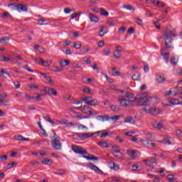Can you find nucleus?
I'll return each instance as SVG.
<instances>
[{"mask_svg": "<svg viewBox=\"0 0 182 182\" xmlns=\"http://www.w3.org/2000/svg\"><path fill=\"white\" fill-rule=\"evenodd\" d=\"M136 102H138V106H145L144 107V111L149 114H159L157 112V109L153 108L151 106H154L157 102L156 97H151L149 95V92H144L134 97Z\"/></svg>", "mask_w": 182, "mask_h": 182, "instance_id": "obj_1", "label": "nucleus"}, {"mask_svg": "<svg viewBox=\"0 0 182 182\" xmlns=\"http://www.w3.org/2000/svg\"><path fill=\"white\" fill-rule=\"evenodd\" d=\"M117 93L119 95L118 102L122 107H132V103L134 102L132 99H134V95L133 93L126 90H119Z\"/></svg>", "mask_w": 182, "mask_h": 182, "instance_id": "obj_2", "label": "nucleus"}, {"mask_svg": "<svg viewBox=\"0 0 182 182\" xmlns=\"http://www.w3.org/2000/svg\"><path fill=\"white\" fill-rule=\"evenodd\" d=\"M173 38H176V30L173 28H167L165 31L162 33V38L165 39V46L168 49L171 48V42H173Z\"/></svg>", "mask_w": 182, "mask_h": 182, "instance_id": "obj_3", "label": "nucleus"}, {"mask_svg": "<svg viewBox=\"0 0 182 182\" xmlns=\"http://www.w3.org/2000/svg\"><path fill=\"white\" fill-rule=\"evenodd\" d=\"M53 136L51 139V146L55 150H62V142H60V137L57 136L56 132L53 130Z\"/></svg>", "mask_w": 182, "mask_h": 182, "instance_id": "obj_4", "label": "nucleus"}, {"mask_svg": "<svg viewBox=\"0 0 182 182\" xmlns=\"http://www.w3.org/2000/svg\"><path fill=\"white\" fill-rule=\"evenodd\" d=\"M99 133H103V131H98L94 133H77L76 134L73 135L74 140H85L86 139H89V137H92L95 136V134H99Z\"/></svg>", "mask_w": 182, "mask_h": 182, "instance_id": "obj_5", "label": "nucleus"}, {"mask_svg": "<svg viewBox=\"0 0 182 182\" xmlns=\"http://www.w3.org/2000/svg\"><path fill=\"white\" fill-rule=\"evenodd\" d=\"M71 149L75 154H87V150L83 149V147L77 145H72Z\"/></svg>", "mask_w": 182, "mask_h": 182, "instance_id": "obj_6", "label": "nucleus"}, {"mask_svg": "<svg viewBox=\"0 0 182 182\" xmlns=\"http://www.w3.org/2000/svg\"><path fill=\"white\" fill-rule=\"evenodd\" d=\"M141 143L146 149H154V147H156V143L150 139H141Z\"/></svg>", "mask_w": 182, "mask_h": 182, "instance_id": "obj_7", "label": "nucleus"}, {"mask_svg": "<svg viewBox=\"0 0 182 182\" xmlns=\"http://www.w3.org/2000/svg\"><path fill=\"white\" fill-rule=\"evenodd\" d=\"M143 163H144L146 167H149V168H154V164L157 166V161L155 158L152 159H144Z\"/></svg>", "mask_w": 182, "mask_h": 182, "instance_id": "obj_8", "label": "nucleus"}, {"mask_svg": "<svg viewBox=\"0 0 182 182\" xmlns=\"http://www.w3.org/2000/svg\"><path fill=\"white\" fill-rule=\"evenodd\" d=\"M123 50V48L121 46H118L115 48V50L114 52V58L115 59H120L122 58V50Z\"/></svg>", "mask_w": 182, "mask_h": 182, "instance_id": "obj_9", "label": "nucleus"}, {"mask_svg": "<svg viewBox=\"0 0 182 182\" xmlns=\"http://www.w3.org/2000/svg\"><path fill=\"white\" fill-rule=\"evenodd\" d=\"M167 50V48H164L161 50V55L164 58V60H165L166 63H168V58H170V53H165L164 51Z\"/></svg>", "mask_w": 182, "mask_h": 182, "instance_id": "obj_10", "label": "nucleus"}, {"mask_svg": "<svg viewBox=\"0 0 182 182\" xmlns=\"http://www.w3.org/2000/svg\"><path fill=\"white\" fill-rule=\"evenodd\" d=\"M156 80L157 83H164L166 82L164 74H157L156 75Z\"/></svg>", "mask_w": 182, "mask_h": 182, "instance_id": "obj_11", "label": "nucleus"}, {"mask_svg": "<svg viewBox=\"0 0 182 182\" xmlns=\"http://www.w3.org/2000/svg\"><path fill=\"white\" fill-rule=\"evenodd\" d=\"M88 167L91 168V170H94V171H96V173H98V174H102L103 172L97 167L96 165L93 164L92 163L88 164Z\"/></svg>", "mask_w": 182, "mask_h": 182, "instance_id": "obj_12", "label": "nucleus"}, {"mask_svg": "<svg viewBox=\"0 0 182 182\" xmlns=\"http://www.w3.org/2000/svg\"><path fill=\"white\" fill-rule=\"evenodd\" d=\"M108 166H109V168H112V170H114L115 171L120 170V166L117 164L114 163V161H110L108 164Z\"/></svg>", "mask_w": 182, "mask_h": 182, "instance_id": "obj_13", "label": "nucleus"}, {"mask_svg": "<svg viewBox=\"0 0 182 182\" xmlns=\"http://www.w3.org/2000/svg\"><path fill=\"white\" fill-rule=\"evenodd\" d=\"M18 12H28V6L25 4H18L17 6Z\"/></svg>", "mask_w": 182, "mask_h": 182, "instance_id": "obj_14", "label": "nucleus"}, {"mask_svg": "<svg viewBox=\"0 0 182 182\" xmlns=\"http://www.w3.org/2000/svg\"><path fill=\"white\" fill-rule=\"evenodd\" d=\"M137 151H134V150H127V153L129 157H131V160H134L136 159V152Z\"/></svg>", "mask_w": 182, "mask_h": 182, "instance_id": "obj_15", "label": "nucleus"}, {"mask_svg": "<svg viewBox=\"0 0 182 182\" xmlns=\"http://www.w3.org/2000/svg\"><path fill=\"white\" fill-rule=\"evenodd\" d=\"M98 146L102 148H107L109 147V141L107 140L101 141L97 142Z\"/></svg>", "mask_w": 182, "mask_h": 182, "instance_id": "obj_16", "label": "nucleus"}, {"mask_svg": "<svg viewBox=\"0 0 182 182\" xmlns=\"http://www.w3.org/2000/svg\"><path fill=\"white\" fill-rule=\"evenodd\" d=\"M89 18L91 22H94L95 23H97V22H99V17L96 16L95 14H90Z\"/></svg>", "mask_w": 182, "mask_h": 182, "instance_id": "obj_17", "label": "nucleus"}, {"mask_svg": "<svg viewBox=\"0 0 182 182\" xmlns=\"http://www.w3.org/2000/svg\"><path fill=\"white\" fill-rule=\"evenodd\" d=\"M48 96H58V91L53 88H48Z\"/></svg>", "mask_w": 182, "mask_h": 182, "instance_id": "obj_18", "label": "nucleus"}, {"mask_svg": "<svg viewBox=\"0 0 182 182\" xmlns=\"http://www.w3.org/2000/svg\"><path fill=\"white\" fill-rule=\"evenodd\" d=\"M86 105H89L90 106H97L99 102H97V100L94 99L92 100L87 101Z\"/></svg>", "mask_w": 182, "mask_h": 182, "instance_id": "obj_19", "label": "nucleus"}, {"mask_svg": "<svg viewBox=\"0 0 182 182\" xmlns=\"http://www.w3.org/2000/svg\"><path fill=\"white\" fill-rule=\"evenodd\" d=\"M16 140H19L21 141H30L31 139L29 138H25L22 135H18L15 136Z\"/></svg>", "mask_w": 182, "mask_h": 182, "instance_id": "obj_20", "label": "nucleus"}, {"mask_svg": "<svg viewBox=\"0 0 182 182\" xmlns=\"http://www.w3.org/2000/svg\"><path fill=\"white\" fill-rule=\"evenodd\" d=\"M50 65H52V60H48L46 61H44L43 60L42 63H41V66H44V68H49V66H50Z\"/></svg>", "mask_w": 182, "mask_h": 182, "instance_id": "obj_21", "label": "nucleus"}, {"mask_svg": "<svg viewBox=\"0 0 182 182\" xmlns=\"http://www.w3.org/2000/svg\"><path fill=\"white\" fill-rule=\"evenodd\" d=\"M171 105H182V102H180L178 99L172 98L169 100Z\"/></svg>", "mask_w": 182, "mask_h": 182, "instance_id": "obj_22", "label": "nucleus"}, {"mask_svg": "<svg viewBox=\"0 0 182 182\" xmlns=\"http://www.w3.org/2000/svg\"><path fill=\"white\" fill-rule=\"evenodd\" d=\"M170 95H172V96L175 97L177 96V88H173L166 95V96H170Z\"/></svg>", "mask_w": 182, "mask_h": 182, "instance_id": "obj_23", "label": "nucleus"}, {"mask_svg": "<svg viewBox=\"0 0 182 182\" xmlns=\"http://www.w3.org/2000/svg\"><path fill=\"white\" fill-rule=\"evenodd\" d=\"M153 4H155V5H156V6H160L161 8H164V6H166V4H164V2L161 1H156L154 0L153 1Z\"/></svg>", "mask_w": 182, "mask_h": 182, "instance_id": "obj_24", "label": "nucleus"}, {"mask_svg": "<svg viewBox=\"0 0 182 182\" xmlns=\"http://www.w3.org/2000/svg\"><path fill=\"white\" fill-rule=\"evenodd\" d=\"M122 9H127L131 12H134L135 9L130 4L124 5L122 6Z\"/></svg>", "mask_w": 182, "mask_h": 182, "instance_id": "obj_25", "label": "nucleus"}, {"mask_svg": "<svg viewBox=\"0 0 182 182\" xmlns=\"http://www.w3.org/2000/svg\"><path fill=\"white\" fill-rule=\"evenodd\" d=\"M65 173H66L65 169H58L55 172H53V174H55L56 176H63Z\"/></svg>", "mask_w": 182, "mask_h": 182, "instance_id": "obj_26", "label": "nucleus"}, {"mask_svg": "<svg viewBox=\"0 0 182 182\" xmlns=\"http://www.w3.org/2000/svg\"><path fill=\"white\" fill-rule=\"evenodd\" d=\"M112 154L117 159H122V156H123V153L120 152V151H115L112 153Z\"/></svg>", "mask_w": 182, "mask_h": 182, "instance_id": "obj_27", "label": "nucleus"}, {"mask_svg": "<svg viewBox=\"0 0 182 182\" xmlns=\"http://www.w3.org/2000/svg\"><path fill=\"white\" fill-rule=\"evenodd\" d=\"M34 49L38 50L40 53H45V49H43V48L41 47L39 45H35Z\"/></svg>", "mask_w": 182, "mask_h": 182, "instance_id": "obj_28", "label": "nucleus"}, {"mask_svg": "<svg viewBox=\"0 0 182 182\" xmlns=\"http://www.w3.org/2000/svg\"><path fill=\"white\" fill-rule=\"evenodd\" d=\"M100 14L102 16H109V12H107L105 9L101 8L100 9Z\"/></svg>", "mask_w": 182, "mask_h": 182, "instance_id": "obj_29", "label": "nucleus"}, {"mask_svg": "<svg viewBox=\"0 0 182 182\" xmlns=\"http://www.w3.org/2000/svg\"><path fill=\"white\" fill-rule=\"evenodd\" d=\"M82 157L84 159H86L87 160H99V158L93 156V155H91L90 156H85L83 155Z\"/></svg>", "mask_w": 182, "mask_h": 182, "instance_id": "obj_30", "label": "nucleus"}, {"mask_svg": "<svg viewBox=\"0 0 182 182\" xmlns=\"http://www.w3.org/2000/svg\"><path fill=\"white\" fill-rule=\"evenodd\" d=\"M112 134H113V133L112 132H102L100 135V139H103V137H107V136H112Z\"/></svg>", "mask_w": 182, "mask_h": 182, "instance_id": "obj_31", "label": "nucleus"}, {"mask_svg": "<svg viewBox=\"0 0 182 182\" xmlns=\"http://www.w3.org/2000/svg\"><path fill=\"white\" fill-rule=\"evenodd\" d=\"M70 62L68 60H63L60 61V65L63 67L69 66Z\"/></svg>", "mask_w": 182, "mask_h": 182, "instance_id": "obj_32", "label": "nucleus"}, {"mask_svg": "<svg viewBox=\"0 0 182 182\" xmlns=\"http://www.w3.org/2000/svg\"><path fill=\"white\" fill-rule=\"evenodd\" d=\"M162 140L164 141V144H171V142H170V138H168V136H164V139Z\"/></svg>", "mask_w": 182, "mask_h": 182, "instance_id": "obj_33", "label": "nucleus"}, {"mask_svg": "<svg viewBox=\"0 0 182 182\" xmlns=\"http://www.w3.org/2000/svg\"><path fill=\"white\" fill-rule=\"evenodd\" d=\"M75 49H80L82 48V43L80 41H76L73 44Z\"/></svg>", "mask_w": 182, "mask_h": 182, "instance_id": "obj_34", "label": "nucleus"}, {"mask_svg": "<svg viewBox=\"0 0 182 182\" xmlns=\"http://www.w3.org/2000/svg\"><path fill=\"white\" fill-rule=\"evenodd\" d=\"M120 117H122V115H115L114 117H110L109 120H112V122H114V123H116V122H117V120H119Z\"/></svg>", "mask_w": 182, "mask_h": 182, "instance_id": "obj_35", "label": "nucleus"}, {"mask_svg": "<svg viewBox=\"0 0 182 182\" xmlns=\"http://www.w3.org/2000/svg\"><path fill=\"white\" fill-rule=\"evenodd\" d=\"M49 163H50L52 164L53 163V161H52L51 159H49L48 158H46L42 160L43 164L47 165V164H49Z\"/></svg>", "mask_w": 182, "mask_h": 182, "instance_id": "obj_36", "label": "nucleus"}, {"mask_svg": "<svg viewBox=\"0 0 182 182\" xmlns=\"http://www.w3.org/2000/svg\"><path fill=\"white\" fill-rule=\"evenodd\" d=\"M133 122H134V119L132 117H127L124 120V123H133Z\"/></svg>", "mask_w": 182, "mask_h": 182, "instance_id": "obj_37", "label": "nucleus"}, {"mask_svg": "<svg viewBox=\"0 0 182 182\" xmlns=\"http://www.w3.org/2000/svg\"><path fill=\"white\" fill-rule=\"evenodd\" d=\"M167 178L169 182H177V181H176V179H174V175H173V174L168 175Z\"/></svg>", "mask_w": 182, "mask_h": 182, "instance_id": "obj_38", "label": "nucleus"}, {"mask_svg": "<svg viewBox=\"0 0 182 182\" xmlns=\"http://www.w3.org/2000/svg\"><path fill=\"white\" fill-rule=\"evenodd\" d=\"M17 163L16 162H11L9 164H8L7 165V170H9V168H14V167H15V166H17Z\"/></svg>", "mask_w": 182, "mask_h": 182, "instance_id": "obj_39", "label": "nucleus"}, {"mask_svg": "<svg viewBox=\"0 0 182 182\" xmlns=\"http://www.w3.org/2000/svg\"><path fill=\"white\" fill-rule=\"evenodd\" d=\"M82 79H83V80H87V81H84V82L86 83L87 85H89L90 83V82H93V80H95V77L87 78V77H85Z\"/></svg>", "mask_w": 182, "mask_h": 182, "instance_id": "obj_40", "label": "nucleus"}, {"mask_svg": "<svg viewBox=\"0 0 182 182\" xmlns=\"http://www.w3.org/2000/svg\"><path fill=\"white\" fill-rule=\"evenodd\" d=\"M110 109H111V110H112V112H119L120 111V108L117 105H111Z\"/></svg>", "mask_w": 182, "mask_h": 182, "instance_id": "obj_41", "label": "nucleus"}, {"mask_svg": "<svg viewBox=\"0 0 182 182\" xmlns=\"http://www.w3.org/2000/svg\"><path fill=\"white\" fill-rule=\"evenodd\" d=\"M88 113L90 116H97V114H99L98 112L94 111L93 109H90Z\"/></svg>", "mask_w": 182, "mask_h": 182, "instance_id": "obj_42", "label": "nucleus"}, {"mask_svg": "<svg viewBox=\"0 0 182 182\" xmlns=\"http://www.w3.org/2000/svg\"><path fill=\"white\" fill-rule=\"evenodd\" d=\"M84 93H88L89 95H92L93 92H92V90H90V88L87 87H85L82 90Z\"/></svg>", "mask_w": 182, "mask_h": 182, "instance_id": "obj_43", "label": "nucleus"}, {"mask_svg": "<svg viewBox=\"0 0 182 182\" xmlns=\"http://www.w3.org/2000/svg\"><path fill=\"white\" fill-rule=\"evenodd\" d=\"M4 75H6L7 76H11L9 75V73L6 72V70L5 69H0V76H4Z\"/></svg>", "mask_w": 182, "mask_h": 182, "instance_id": "obj_44", "label": "nucleus"}, {"mask_svg": "<svg viewBox=\"0 0 182 182\" xmlns=\"http://www.w3.org/2000/svg\"><path fill=\"white\" fill-rule=\"evenodd\" d=\"M1 62H11V58L4 55H1Z\"/></svg>", "mask_w": 182, "mask_h": 182, "instance_id": "obj_45", "label": "nucleus"}, {"mask_svg": "<svg viewBox=\"0 0 182 182\" xmlns=\"http://www.w3.org/2000/svg\"><path fill=\"white\" fill-rule=\"evenodd\" d=\"M110 55V49L109 48H105L103 50V55L104 56H109Z\"/></svg>", "mask_w": 182, "mask_h": 182, "instance_id": "obj_46", "label": "nucleus"}, {"mask_svg": "<svg viewBox=\"0 0 182 182\" xmlns=\"http://www.w3.org/2000/svg\"><path fill=\"white\" fill-rule=\"evenodd\" d=\"M140 79V74L139 73H136L132 75V80H139Z\"/></svg>", "mask_w": 182, "mask_h": 182, "instance_id": "obj_47", "label": "nucleus"}, {"mask_svg": "<svg viewBox=\"0 0 182 182\" xmlns=\"http://www.w3.org/2000/svg\"><path fill=\"white\" fill-rule=\"evenodd\" d=\"M33 60L36 62V63H38V65H42V62L43 61V59L41 58H33Z\"/></svg>", "mask_w": 182, "mask_h": 182, "instance_id": "obj_48", "label": "nucleus"}, {"mask_svg": "<svg viewBox=\"0 0 182 182\" xmlns=\"http://www.w3.org/2000/svg\"><path fill=\"white\" fill-rule=\"evenodd\" d=\"M49 123H51V124L54 125V126H56V124H62V122H59V121H53L52 119H50L48 121Z\"/></svg>", "mask_w": 182, "mask_h": 182, "instance_id": "obj_49", "label": "nucleus"}, {"mask_svg": "<svg viewBox=\"0 0 182 182\" xmlns=\"http://www.w3.org/2000/svg\"><path fill=\"white\" fill-rule=\"evenodd\" d=\"M100 28H101V30L100 31L99 36H105V35H106V33H107V32L102 33V32H104V31H105V27L104 26H101Z\"/></svg>", "mask_w": 182, "mask_h": 182, "instance_id": "obj_50", "label": "nucleus"}, {"mask_svg": "<svg viewBox=\"0 0 182 182\" xmlns=\"http://www.w3.org/2000/svg\"><path fill=\"white\" fill-rule=\"evenodd\" d=\"M67 126H68V127H75L77 126V123H76V122H68L67 124Z\"/></svg>", "mask_w": 182, "mask_h": 182, "instance_id": "obj_51", "label": "nucleus"}, {"mask_svg": "<svg viewBox=\"0 0 182 182\" xmlns=\"http://www.w3.org/2000/svg\"><path fill=\"white\" fill-rule=\"evenodd\" d=\"M54 72L59 73L62 72L63 70V68L62 67H53Z\"/></svg>", "mask_w": 182, "mask_h": 182, "instance_id": "obj_52", "label": "nucleus"}, {"mask_svg": "<svg viewBox=\"0 0 182 182\" xmlns=\"http://www.w3.org/2000/svg\"><path fill=\"white\" fill-rule=\"evenodd\" d=\"M136 21L137 25H139V26H143V20H141L139 18H136Z\"/></svg>", "mask_w": 182, "mask_h": 182, "instance_id": "obj_53", "label": "nucleus"}, {"mask_svg": "<svg viewBox=\"0 0 182 182\" xmlns=\"http://www.w3.org/2000/svg\"><path fill=\"white\" fill-rule=\"evenodd\" d=\"M19 5V4H16V3H14L11 4H9V8H16V9L18 10V6Z\"/></svg>", "mask_w": 182, "mask_h": 182, "instance_id": "obj_54", "label": "nucleus"}, {"mask_svg": "<svg viewBox=\"0 0 182 182\" xmlns=\"http://www.w3.org/2000/svg\"><path fill=\"white\" fill-rule=\"evenodd\" d=\"M109 120H110V117H109V115H102V122H109Z\"/></svg>", "mask_w": 182, "mask_h": 182, "instance_id": "obj_55", "label": "nucleus"}, {"mask_svg": "<svg viewBox=\"0 0 182 182\" xmlns=\"http://www.w3.org/2000/svg\"><path fill=\"white\" fill-rule=\"evenodd\" d=\"M177 62H178V60H176V57H172L171 58V63L172 65H177Z\"/></svg>", "mask_w": 182, "mask_h": 182, "instance_id": "obj_56", "label": "nucleus"}, {"mask_svg": "<svg viewBox=\"0 0 182 182\" xmlns=\"http://www.w3.org/2000/svg\"><path fill=\"white\" fill-rule=\"evenodd\" d=\"M89 50H90V48H89V47H87V46L83 47L82 49V52L83 53H87V52H89Z\"/></svg>", "mask_w": 182, "mask_h": 182, "instance_id": "obj_57", "label": "nucleus"}, {"mask_svg": "<svg viewBox=\"0 0 182 182\" xmlns=\"http://www.w3.org/2000/svg\"><path fill=\"white\" fill-rule=\"evenodd\" d=\"M0 160L1 161H6V160H8V156H6V155L0 156Z\"/></svg>", "mask_w": 182, "mask_h": 182, "instance_id": "obj_58", "label": "nucleus"}, {"mask_svg": "<svg viewBox=\"0 0 182 182\" xmlns=\"http://www.w3.org/2000/svg\"><path fill=\"white\" fill-rule=\"evenodd\" d=\"M118 32H119V33H124V32H126V27L122 26V27L119 28Z\"/></svg>", "mask_w": 182, "mask_h": 182, "instance_id": "obj_59", "label": "nucleus"}, {"mask_svg": "<svg viewBox=\"0 0 182 182\" xmlns=\"http://www.w3.org/2000/svg\"><path fill=\"white\" fill-rule=\"evenodd\" d=\"M155 127H156V129L161 130V129H163V124L158 123V124H155Z\"/></svg>", "mask_w": 182, "mask_h": 182, "instance_id": "obj_60", "label": "nucleus"}, {"mask_svg": "<svg viewBox=\"0 0 182 182\" xmlns=\"http://www.w3.org/2000/svg\"><path fill=\"white\" fill-rule=\"evenodd\" d=\"M6 103H8V102L4 101V100L0 99V106H7L8 104Z\"/></svg>", "mask_w": 182, "mask_h": 182, "instance_id": "obj_61", "label": "nucleus"}, {"mask_svg": "<svg viewBox=\"0 0 182 182\" xmlns=\"http://www.w3.org/2000/svg\"><path fill=\"white\" fill-rule=\"evenodd\" d=\"M37 22L39 25L42 26V25H43L44 22H46V20H45L43 18H41V19L37 20Z\"/></svg>", "mask_w": 182, "mask_h": 182, "instance_id": "obj_62", "label": "nucleus"}, {"mask_svg": "<svg viewBox=\"0 0 182 182\" xmlns=\"http://www.w3.org/2000/svg\"><path fill=\"white\" fill-rule=\"evenodd\" d=\"M46 82H48L49 85H54L53 80H52L50 77H46Z\"/></svg>", "mask_w": 182, "mask_h": 182, "instance_id": "obj_63", "label": "nucleus"}, {"mask_svg": "<svg viewBox=\"0 0 182 182\" xmlns=\"http://www.w3.org/2000/svg\"><path fill=\"white\" fill-rule=\"evenodd\" d=\"M41 130V134L43 136V137H48V133H46V131L43 128Z\"/></svg>", "mask_w": 182, "mask_h": 182, "instance_id": "obj_64", "label": "nucleus"}]
</instances>
